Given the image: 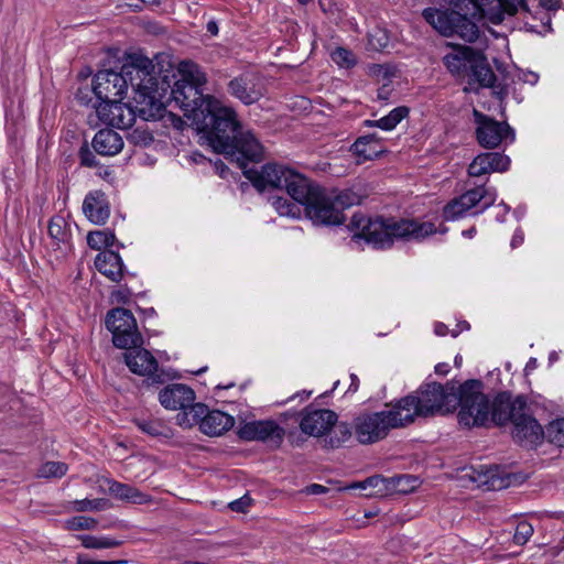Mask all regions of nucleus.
<instances>
[{"label": "nucleus", "mask_w": 564, "mask_h": 564, "mask_svg": "<svg viewBox=\"0 0 564 564\" xmlns=\"http://www.w3.org/2000/svg\"><path fill=\"white\" fill-rule=\"evenodd\" d=\"M381 139L376 133L361 135L350 145L349 151L358 158L357 163H364L378 159L381 154V150L377 149V144Z\"/></svg>", "instance_id": "nucleus-26"}, {"label": "nucleus", "mask_w": 564, "mask_h": 564, "mask_svg": "<svg viewBox=\"0 0 564 564\" xmlns=\"http://www.w3.org/2000/svg\"><path fill=\"white\" fill-rule=\"evenodd\" d=\"M96 269L112 282H120L123 278L124 264L120 254L112 250H104L96 256Z\"/></svg>", "instance_id": "nucleus-24"}, {"label": "nucleus", "mask_w": 564, "mask_h": 564, "mask_svg": "<svg viewBox=\"0 0 564 564\" xmlns=\"http://www.w3.org/2000/svg\"><path fill=\"white\" fill-rule=\"evenodd\" d=\"M153 70L154 65L149 57L138 53L129 54L120 72L113 69L97 72L93 80V93L98 102H104L124 98L129 86L132 91L139 88H153V86H159Z\"/></svg>", "instance_id": "nucleus-6"}, {"label": "nucleus", "mask_w": 564, "mask_h": 564, "mask_svg": "<svg viewBox=\"0 0 564 564\" xmlns=\"http://www.w3.org/2000/svg\"><path fill=\"white\" fill-rule=\"evenodd\" d=\"M74 510L77 512L85 511H101L109 509L111 507V502L106 498H96V499H80L73 501Z\"/></svg>", "instance_id": "nucleus-38"}, {"label": "nucleus", "mask_w": 564, "mask_h": 564, "mask_svg": "<svg viewBox=\"0 0 564 564\" xmlns=\"http://www.w3.org/2000/svg\"><path fill=\"white\" fill-rule=\"evenodd\" d=\"M329 489L319 484H311L305 487L304 492L306 495H324L327 494Z\"/></svg>", "instance_id": "nucleus-50"}, {"label": "nucleus", "mask_w": 564, "mask_h": 564, "mask_svg": "<svg viewBox=\"0 0 564 564\" xmlns=\"http://www.w3.org/2000/svg\"><path fill=\"white\" fill-rule=\"evenodd\" d=\"M206 30L213 36L218 35L219 28H218L217 21L216 20H209L207 22V24H206Z\"/></svg>", "instance_id": "nucleus-56"}, {"label": "nucleus", "mask_w": 564, "mask_h": 564, "mask_svg": "<svg viewBox=\"0 0 564 564\" xmlns=\"http://www.w3.org/2000/svg\"><path fill=\"white\" fill-rule=\"evenodd\" d=\"M132 422L142 433L152 437L170 438L173 435L171 427L156 417H135Z\"/></svg>", "instance_id": "nucleus-29"}, {"label": "nucleus", "mask_w": 564, "mask_h": 564, "mask_svg": "<svg viewBox=\"0 0 564 564\" xmlns=\"http://www.w3.org/2000/svg\"><path fill=\"white\" fill-rule=\"evenodd\" d=\"M393 488L399 492H410L417 486V478L410 475H399L390 478Z\"/></svg>", "instance_id": "nucleus-44"}, {"label": "nucleus", "mask_w": 564, "mask_h": 564, "mask_svg": "<svg viewBox=\"0 0 564 564\" xmlns=\"http://www.w3.org/2000/svg\"><path fill=\"white\" fill-rule=\"evenodd\" d=\"M121 135L112 129H101L93 138L91 147L102 156H112L123 149Z\"/></svg>", "instance_id": "nucleus-25"}, {"label": "nucleus", "mask_w": 564, "mask_h": 564, "mask_svg": "<svg viewBox=\"0 0 564 564\" xmlns=\"http://www.w3.org/2000/svg\"><path fill=\"white\" fill-rule=\"evenodd\" d=\"M237 435L245 442H262L279 448L283 443L285 430L273 420H256L241 424Z\"/></svg>", "instance_id": "nucleus-13"}, {"label": "nucleus", "mask_w": 564, "mask_h": 564, "mask_svg": "<svg viewBox=\"0 0 564 564\" xmlns=\"http://www.w3.org/2000/svg\"><path fill=\"white\" fill-rule=\"evenodd\" d=\"M78 159L80 166L97 167L99 161L96 159L94 152L89 149L87 141H85L78 150Z\"/></svg>", "instance_id": "nucleus-45"}, {"label": "nucleus", "mask_w": 564, "mask_h": 564, "mask_svg": "<svg viewBox=\"0 0 564 564\" xmlns=\"http://www.w3.org/2000/svg\"><path fill=\"white\" fill-rule=\"evenodd\" d=\"M512 437L525 446H536L544 438V430L538 420L527 410H521L512 422Z\"/></svg>", "instance_id": "nucleus-17"}, {"label": "nucleus", "mask_w": 564, "mask_h": 564, "mask_svg": "<svg viewBox=\"0 0 564 564\" xmlns=\"http://www.w3.org/2000/svg\"><path fill=\"white\" fill-rule=\"evenodd\" d=\"M116 242V235L110 229L89 231L87 235V245L94 250L109 248Z\"/></svg>", "instance_id": "nucleus-31"}, {"label": "nucleus", "mask_w": 564, "mask_h": 564, "mask_svg": "<svg viewBox=\"0 0 564 564\" xmlns=\"http://www.w3.org/2000/svg\"><path fill=\"white\" fill-rule=\"evenodd\" d=\"M242 173L260 193L268 189H285L293 200L304 206L306 217L315 226H339L345 221V215L339 214L332 194L294 169L269 162L260 170L247 165Z\"/></svg>", "instance_id": "nucleus-4"}, {"label": "nucleus", "mask_w": 564, "mask_h": 564, "mask_svg": "<svg viewBox=\"0 0 564 564\" xmlns=\"http://www.w3.org/2000/svg\"><path fill=\"white\" fill-rule=\"evenodd\" d=\"M123 98H117L104 102L94 104L98 119L118 129H129L135 118L159 120L166 111L165 104L161 100L158 86L153 88L137 89L133 91L132 100L122 102Z\"/></svg>", "instance_id": "nucleus-7"}, {"label": "nucleus", "mask_w": 564, "mask_h": 564, "mask_svg": "<svg viewBox=\"0 0 564 564\" xmlns=\"http://www.w3.org/2000/svg\"><path fill=\"white\" fill-rule=\"evenodd\" d=\"M312 394V391L303 390L301 392H297L296 394L292 395L289 400H294L295 398H300L301 400L308 399Z\"/></svg>", "instance_id": "nucleus-62"}, {"label": "nucleus", "mask_w": 564, "mask_h": 564, "mask_svg": "<svg viewBox=\"0 0 564 564\" xmlns=\"http://www.w3.org/2000/svg\"><path fill=\"white\" fill-rule=\"evenodd\" d=\"M126 350L127 351L123 354L124 361L131 372L147 377L158 370V360L149 350L142 348V346L131 347Z\"/></svg>", "instance_id": "nucleus-21"}, {"label": "nucleus", "mask_w": 564, "mask_h": 564, "mask_svg": "<svg viewBox=\"0 0 564 564\" xmlns=\"http://www.w3.org/2000/svg\"><path fill=\"white\" fill-rule=\"evenodd\" d=\"M386 478L379 475L368 477L364 481L355 482L350 486V488H359L362 490L370 489L365 496L372 497V496H382L384 494V490L387 489Z\"/></svg>", "instance_id": "nucleus-32"}, {"label": "nucleus", "mask_w": 564, "mask_h": 564, "mask_svg": "<svg viewBox=\"0 0 564 564\" xmlns=\"http://www.w3.org/2000/svg\"><path fill=\"white\" fill-rule=\"evenodd\" d=\"M176 424L183 429H189L194 425L199 426V431L210 437L221 436L235 425V417L220 410H209L204 403H196L193 413L178 412Z\"/></svg>", "instance_id": "nucleus-9"}, {"label": "nucleus", "mask_w": 564, "mask_h": 564, "mask_svg": "<svg viewBox=\"0 0 564 564\" xmlns=\"http://www.w3.org/2000/svg\"><path fill=\"white\" fill-rule=\"evenodd\" d=\"M205 84V74L197 65L191 64V69L183 70L182 78L175 82L171 91L172 100L192 126L204 134L216 153L224 154L241 170L249 163L260 162L263 158L262 144L251 131L242 129L232 108L203 94Z\"/></svg>", "instance_id": "nucleus-1"}, {"label": "nucleus", "mask_w": 564, "mask_h": 564, "mask_svg": "<svg viewBox=\"0 0 564 564\" xmlns=\"http://www.w3.org/2000/svg\"><path fill=\"white\" fill-rule=\"evenodd\" d=\"M488 421L484 426H487L488 422H492L497 426H505L508 423H512L518 413L521 410H527L528 402L527 398L522 394L512 398L508 391L499 392L491 405L488 404Z\"/></svg>", "instance_id": "nucleus-14"}, {"label": "nucleus", "mask_w": 564, "mask_h": 564, "mask_svg": "<svg viewBox=\"0 0 564 564\" xmlns=\"http://www.w3.org/2000/svg\"><path fill=\"white\" fill-rule=\"evenodd\" d=\"M468 70L471 82L487 88L495 86L497 77L482 51H479L476 55V58L474 59V63L470 64V68H468Z\"/></svg>", "instance_id": "nucleus-27"}, {"label": "nucleus", "mask_w": 564, "mask_h": 564, "mask_svg": "<svg viewBox=\"0 0 564 564\" xmlns=\"http://www.w3.org/2000/svg\"><path fill=\"white\" fill-rule=\"evenodd\" d=\"M76 99L80 105L88 106L91 101V98L88 97V90L87 89H78L76 93Z\"/></svg>", "instance_id": "nucleus-54"}, {"label": "nucleus", "mask_w": 564, "mask_h": 564, "mask_svg": "<svg viewBox=\"0 0 564 564\" xmlns=\"http://www.w3.org/2000/svg\"><path fill=\"white\" fill-rule=\"evenodd\" d=\"M523 240H524V235L522 232L521 229H517L512 236V239H511V242H510V246L512 249L519 247L520 245L523 243Z\"/></svg>", "instance_id": "nucleus-53"}, {"label": "nucleus", "mask_w": 564, "mask_h": 564, "mask_svg": "<svg viewBox=\"0 0 564 564\" xmlns=\"http://www.w3.org/2000/svg\"><path fill=\"white\" fill-rule=\"evenodd\" d=\"M333 427V434L326 440V443L332 448L340 447L344 443L349 441L352 436L351 426L346 422L336 423Z\"/></svg>", "instance_id": "nucleus-37"}, {"label": "nucleus", "mask_w": 564, "mask_h": 564, "mask_svg": "<svg viewBox=\"0 0 564 564\" xmlns=\"http://www.w3.org/2000/svg\"><path fill=\"white\" fill-rule=\"evenodd\" d=\"M48 235L52 239L64 242L67 240L66 221L61 216L53 217L48 223Z\"/></svg>", "instance_id": "nucleus-41"}, {"label": "nucleus", "mask_w": 564, "mask_h": 564, "mask_svg": "<svg viewBox=\"0 0 564 564\" xmlns=\"http://www.w3.org/2000/svg\"><path fill=\"white\" fill-rule=\"evenodd\" d=\"M105 324L112 334L115 347L130 349L142 346L143 337L138 329L137 321L130 310L115 307L107 312Z\"/></svg>", "instance_id": "nucleus-10"}, {"label": "nucleus", "mask_w": 564, "mask_h": 564, "mask_svg": "<svg viewBox=\"0 0 564 564\" xmlns=\"http://www.w3.org/2000/svg\"><path fill=\"white\" fill-rule=\"evenodd\" d=\"M107 485L109 494L117 499L138 505L148 501V496L133 486L113 479H108Z\"/></svg>", "instance_id": "nucleus-28"}, {"label": "nucleus", "mask_w": 564, "mask_h": 564, "mask_svg": "<svg viewBox=\"0 0 564 564\" xmlns=\"http://www.w3.org/2000/svg\"><path fill=\"white\" fill-rule=\"evenodd\" d=\"M350 386L348 388V391L347 392H356L358 390V387H359V378L357 377V375L355 373H351L350 375Z\"/></svg>", "instance_id": "nucleus-58"}, {"label": "nucleus", "mask_w": 564, "mask_h": 564, "mask_svg": "<svg viewBox=\"0 0 564 564\" xmlns=\"http://www.w3.org/2000/svg\"><path fill=\"white\" fill-rule=\"evenodd\" d=\"M475 135L478 144L484 149H496L502 142L513 143L516 132L507 121H498L495 118L474 109Z\"/></svg>", "instance_id": "nucleus-12"}, {"label": "nucleus", "mask_w": 564, "mask_h": 564, "mask_svg": "<svg viewBox=\"0 0 564 564\" xmlns=\"http://www.w3.org/2000/svg\"><path fill=\"white\" fill-rule=\"evenodd\" d=\"M228 94L246 106L258 102L264 96L260 79L250 73H242L227 84Z\"/></svg>", "instance_id": "nucleus-16"}, {"label": "nucleus", "mask_w": 564, "mask_h": 564, "mask_svg": "<svg viewBox=\"0 0 564 564\" xmlns=\"http://www.w3.org/2000/svg\"><path fill=\"white\" fill-rule=\"evenodd\" d=\"M536 366H538L536 359L535 358H530L529 361L525 365L524 370L527 372L528 371H532V370H534L536 368Z\"/></svg>", "instance_id": "nucleus-63"}, {"label": "nucleus", "mask_w": 564, "mask_h": 564, "mask_svg": "<svg viewBox=\"0 0 564 564\" xmlns=\"http://www.w3.org/2000/svg\"><path fill=\"white\" fill-rule=\"evenodd\" d=\"M406 426L395 402L391 410L361 413L354 420V431L360 444L368 445L383 440L392 429Z\"/></svg>", "instance_id": "nucleus-8"}, {"label": "nucleus", "mask_w": 564, "mask_h": 564, "mask_svg": "<svg viewBox=\"0 0 564 564\" xmlns=\"http://www.w3.org/2000/svg\"><path fill=\"white\" fill-rule=\"evenodd\" d=\"M475 480L481 486H486L488 490L496 491L513 485L517 481V476L508 473L503 467L491 465L481 466V470Z\"/></svg>", "instance_id": "nucleus-23"}, {"label": "nucleus", "mask_w": 564, "mask_h": 564, "mask_svg": "<svg viewBox=\"0 0 564 564\" xmlns=\"http://www.w3.org/2000/svg\"><path fill=\"white\" fill-rule=\"evenodd\" d=\"M410 113V108L399 106L393 108L387 116L379 119V129L384 131L393 130Z\"/></svg>", "instance_id": "nucleus-33"}, {"label": "nucleus", "mask_w": 564, "mask_h": 564, "mask_svg": "<svg viewBox=\"0 0 564 564\" xmlns=\"http://www.w3.org/2000/svg\"><path fill=\"white\" fill-rule=\"evenodd\" d=\"M533 532L534 530L532 524H530L527 521H522L516 528V532L513 534V542L518 545H523L529 541Z\"/></svg>", "instance_id": "nucleus-46"}, {"label": "nucleus", "mask_w": 564, "mask_h": 564, "mask_svg": "<svg viewBox=\"0 0 564 564\" xmlns=\"http://www.w3.org/2000/svg\"><path fill=\"white\" fill-rule=\"evenodd\" d=\"M435 373L440 376H445L449 371V365L446 362H440L434 368Z\"/></svg>", "instance_id": "nucleus-57"}, {"label": "nucleus", "mask_w": 564, "mask_h": 564, "mask_svg": "<svg viewBox=\"0 0 564 564\" xmlns=\"http://www.w3.org/2000/svg\"><path fill=\"white\" fill-rule=\"evenodd\" d=\"M140 3L131 2L129 6L134 8V11H140L142 9L141 3L143 4H150V6H161L162 0H138Z\"/></svg>", "instance_id": "nucleus-55"}, {"label": "nucleus", "mask_w": 564, "mask_h": 564, "mask_svg": "<svg viewBox=\"0 0 564 564\" xmlns=\"http://www.w3.org/2000/svg\"><path fill=\"white\" fill-rule=\"evenodd\" d=\"M98 521L91 517L76 516L66 521L68 530H93L97 527Z\"/></svg>", "instance_id": "nucleus-43"}, {"label": "nucleus", "mask_w": 564, "mask_h": 564, "mask_svg": "<svg viewBox=\"0 0 564 564\" xmlns=\"http://www.w3.org/2000/svg\"><path fill=\"white\" fill-rule=\"evenodd\" d=\"M332 198L335 203L339 214H344V210L361 203V196L355 193L352 189L347 188L338 193H330Z\"/></svg>", "instance_id": "nucleus-35"}, {"label": "nucleus", "mask_w": 564, "mask_h": 564, "mask_svg": "<svg viewBox=\"0 0 564 564\" xmlns=\"http://www.w3.org/2000/svg\"><path fill=\"white\" fill-rule=\"evenodd\" d=\"M252 499L248 494L243 495L239 499H236L231 502H229L228 507L230 510L235 512H241L245 513L248 511V508L251 506Z\"/></svg>", "instance_id": "nucleus-47"}, {"label": "nucleus", "mask_w": 564, "mask_h": 564, "mask_svg": "<svg viewBox=\"0 0 564 564\" xmlns=\"http://www.w3.org/2000/svg\"><path fill=\"white\" fill-rule=\"evenodd\" d=\"M215 171L219 174L220 177L225 178L227 174L229 173L228 166L220 160L217 159L214 162Z\"/></svg>", "instance_id": "nucleus-52"}, {"label": "nucleus", "mask_w": 564, "mask_h": 564, "mask_svg": "<svg viewBox=\"0 0 564 564\" xmlns=\"http://www.w3.org/2000/svg\"><path fill=\"white\" fill-rule=\"evenodd\" d=\"M205 84V74L197 65L191 64V69L183 70L182 78L175 82L171 91L172 100L192 126L204 134L216 153L224 154L241 170L249 163L260 162L263 158L262 144L251 131L242 129L232 108L203 94Z\"/></svg>", "instance_id": "nucleus-2"}, {"label": "nucleus", "mask_w": 564, "mask_h": 564, "mask_svg": "<svg viewBox=\"0 0 564 564\" xmlns=\"http://www.w3.org/2000/svg\"><path fill=\"white\" fill-rule=\"evenodd\" d=\"M479 50L467 45H454L453 52L443 57V63L447 70L455 76H463L470 68Z\"/></svg>", "instance_id": "nucleus-22"}, {"label": "nucleus", "mask_w": 564, "mask_h": 564, "mask_svg": "<svg viewBox=\"0 0 564 564\" xmlns=\"http://www.w3.org/2000/svg\"><path fill=\"white\" fill-rule=\"evenodd\" d=\"M347 228L352 232V241L364 240L377 250L390 249L395 241L421 242L436 232L445 234L448 230L445 226L436 228L434 223L416 218L368 217L361 213L352 215Z\"/></svg>", "instance_id": "nucleus-5"}, {"label": "nucleus", "mask_w": 564, "mask_h": 564, "mask_svg": "<svg viewBox=\"0 0 564 564\" xmlns=\"http://www.w3.org/2000/svg\"><path fill=\"white\" fill-rule=\"evenodd\" d=\"M332 59L339 66L344 68H352L357 64V59L355 54L345 47H336L332 52Z\"/></svg>", "instance_id": "nucleus-42"}, {"label": "nucleus", "mask_w": 564, "mask_h": 564, "mask_svg": "<svg viewBox=\"0 0 564 564\" xmlns=\"http://www.w3.org/2000/svg\"><path fill=\"white\" fill-rule=\"evenodd\" d=\"M539 6L547 11H556L561 6V0H539Z\"/></svg>", "instance_id": "nucleus-51"}, {"label": "nucleus", "mask_w": 564, "mask_h": 564, "mask_svg": "<svg viewBox=\"0 0 564 564\" xmlns=\"http://www.w3.org/2000/svg\"><path fill=\"white\" fill-rule=\"evenodd\" d=\"M434 330L436 335L445 336L448 333V327L443 323H436Z\"/></svg>", "instance_id": "nucleus-59"}, {"label": "nucleus", "mask_w": 564, "mask_h": 564, "mask_svg": "<svg viewBox=\"0 0 564 564\" xmlns=\"http://www.w3.org/2000/svg\"><path fill=\"white\" fill-rule=\"evenodd\" d=\"M194 390L183 383H170L159 392V401L166 410L193 413L196 405Z\"/></svg>", "instance_id": "nucleus-18"}, {"label": "nucleus", "mask_w": 564, "mask_h": 564, "mask_svg": "<svg viewBox=\"0 0 564 564\" xmlns=\"http://www.w3.org/2000/svg\"><path fill=\"white\" fill-rule=\"evenodd\" d=\"M517 12L516 0H497V10L489 12L488 20L494 24H500L506 14L514 15Z\"/></svg>", "instance_id": "nucleus-36"}, {"label": "nucleus", "mask_w": 564, "mask_h": 564, "mask_svg": "<svg viewBox=\"0 0 564 564\" xmlns=\"http://www.w3.org/2000/svg\"><path fill=\"white\" fill-rule=\"evenodd\" d=\"M98 175L104 180H108L112 175V171L109 169H105L104 171H100Z\"/></svg>", "instance_id": "nucleus-64"}, {"label": "nucleus", "mask_w": 564, "mask_h": 564, "mask_svg": "<svg viewBox=\"0 0 564 564\" xmlns=\"http://www.w3.org/2000/svg\"><path fill=\"white\" fill-rule=\"evenodd\" d=\"M77 564H97V561H94V560H90L88 558L86 555L84 554H78L77 555Z\"/></svg>", "instance_id": "nucleus-61"}, {"label": "nucleus", "mask_w": 564, "mask_h": 564, "mask_svg": "<svg viewBox=\"0 0 564 564\" xmlns=\"http://www.w3.org/2000/svg\"><path fill=\"white\" fill-rule=\"evenodd\" d=\"M484 383L479 379H468L456 386L451 380L446 383L424 382L416 391L395 401L406 425L415 417H430L438 413L451 412L459 406L458 423L467 429L485 425L488 421L489 398L482 392Z\"/></svg>", "instance_id": "nucleus-3"}, {"label": "nucleus", "mask_w": 564, "mask_h": 564, "mask_svg": "<svg viewBox=\"0 0 564 564\" xmlns=\"http://www.w3.org/2000/svg\"><path fill=\"white\" fill-rule=\"evenodd\" d=\"M497 199L496 191L492 193L485 184L466 191L460 196L451 199L443 208V218L446 221H454L462 218L468 210L482 203L481 209L474 213L478 215L492 206Z\"/></svg>", "instance_id": "nucleus-11"}, {"label": "nucleus", "mask_w": 564, "mask_h": 564, "mask_svg": "<svg viewBox=\"0 0 564 564\" xmlns=\"http://www.w3.org/2000/svg\"><path fill=\"white\" fill-rule=\"evenodd\" d=\"M544 437L558 447L564 446V419L550 422L544 432Z\"/></svg>", "instance_id": "nucleus-39"}, {"label": "nucleus", "mask_w": 564, "mask_h": 564, "mask_svg": "<svg viewBox=\"0 0 564 564\" xmlns=\"http://www.w3.org/2000/svg\"><path fill=\"white\" fill-rule=\"evenodd\" d=\"M511 160L508 155L500 152L479 153L468 166V174L474 177L491 173H503L510 167Z\"/></svg>", "instance_id": "nucleus-19"}, {"label": "nucleus", "mask_w": 564, "mask_h": 564, "mask_svg": "<svg viewBox=\"0 0 564 564\" xmlns=\"http://www.w3.org/2000/svg\"><path fill=\"white\" fill-rule=\"evenodd\" d=\"M68 466L63 462H46L37 470L41 478H61L67 473Z\"/></svg>", "instance_id": "nucleus-40"}, {"label": "nucleus", "mask_w": 564, "mask_h": 564, "mask_svg": "<svg viewBox=\"0 0 564 564\" xmlns=\"http://www.w3.org/2000/svg\"><path fill=\"white\" fill-rule=\"evenodd\" d=\"M299 414L301 415V431L315 437L327 434L338 420L336 412L328 409H316L313 404L304 408Z\"/></svg>", "instance_id": "nucleus-15"}, {"label": "nucleus", "mask_w": 564, "mask_h": 564, "mask_svg": "<svg viewBox=\"0 0 564 564\" xmlns=\"http://www.w3.org/2000/svg\"><path fill=\"white\" fill-rule=\"evenodd\" d=\"M269 202L280 216H286L292 218H296L300 216V204L295 200L291 202L290 199L283 196L271 195L269 197Z\"/></svg>", "instance_id": "nucleus-30"}, {"label": "nucleus", "mask_w": 564, "mask_h": 564, "mask_svg": "<svg viewBox=\"0 0 564 564\" xmlns=\"http://www.w3.org/2000/svg\"><path fill=\"white\" fill-rule=\"evenodd\" d=\"M139 311L141 312V314L145 318H151V317H154L156 315V312H155L154 307H148V308H140L139 307Z\"/></svg>", "instance_id": "nucleus-60"}, {"label": "nucleus", "mask_w": 564, "mask_h": 564, "mask_svg": "<svg viewBox=\"0 0 564 564\" xmlns=\"http://www.w3.org/2000/svg\"><path fill=\"white\" fill-rule=\"evenodd\" d=\"M83 213L94 225H105L110 217V204L101 189L90 191L83 202Z\"/></svg>", "instance_id": "nucleus-20"}, {"label": "nucleus", "mask_w": 564, "mask_h": 564, "mask_svg": "<svg viewBox=\"0 0 564 564\" xmlns=\"http://www.w3.org/2000/svg\"><path fill=\"white\" fill-rule=\"evenodd\" d=\"M82 545L86 549H112L122 544V541L112 539L110 536H95L89 534L79 535Z\"/></svg>", "instance_id": "nucleus-34"}, {"label": "nucleus", "mask_w": 564, "mask_h": 564, "mask_svg": "<svg viewBox=\"0 0 564 564\" xmlns=\"http://www.w3.org/2000/svg\"><path fill=\"white\" fill-rule=\"evenodd\" d=\"M369 74L382 77L383 79H389L392 76L390 68L382 64H371L369 66Z\"/></svg>", "instance_id": "nucleus-48"}, {"label": "nucleus", "mask_w": 564, "mask_h": 564, "mask_svg": "<svg viewBox=\"0 0 564 564\" xmlns=\"http://www.w3.org/2000/svg\"><path fill=\"white\" fill-rule=\"evenodd\" d=\"M130 291L128 288L117 290L112 293V296L118 303L128 304L130 300Z\"/></svg>", "instance_id": "nucleus-49"}]
</instances>
